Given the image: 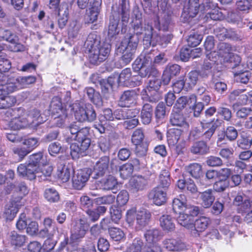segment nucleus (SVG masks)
I'll return each mask as SVG.
<instances>
[{"label":"nucleus","mask_w":252,"mask_h":252,"mask_svg":"<svg viewBox=\"0 0 252 252\" xmlns=\"http://www.w3.org/2000/svg\"><path fill=\"white\" fill-rule=\"evenodd\" d=\"M90 128L82 127L73 139L76 142L70 145V155L73 159H77L89 148L91 144Z\"/></svg>","instance_id":"nucleus-1"},{"label":"nucleus","mask_w":252,"mask_h":252,"mask_svg":"<svg viewBox=\"0 0 252 252\" xmlns=\"http://www.w3.org/2000/svg\"><path fill=\"white\" fill-rule=\"evenodd\" d=\"M138 42V36L130 34L125 38L117 49V54H122L121 61L124 65L129 63L134 58Z\"/></svg>","instance_id":"nucleus-2"},{"label":"nucleus","mask_w":252,"mask_h":252,"mask_svg":"<svg viewBox=\"0 0 252 252\" xmlns=\"http://www.w3.org/2000/svg\"><path fill=\"white\" fill-rule=\"evenodd\" d=\"M145 30L143 42L144 45L146 47H148L151 44L154 46L157 43L162 47H165L173 37L171 34H155L153 32V28L151 25H148Z\"/></svg>","instance_id":"nucleus-3"},{"label":"nucleus","mask_w":252,"mask_h":252,"mask_svg":"<svg viewBox=\"0 0 252 252\" xmlns=\"http://www.w3.org/2000/svg\"><path fill=\"white\" fill-rule=\"evenodd\" d=\"M111 45L107 42H102L91 49L90 53V62L93 64H97L105 60L110 52Z\"/></svg>","instance_id":"nucleus-4"},{"label":"nucleus","mask_w":252,"mask_h":252,"mask_svg":"<svg viewBox=\"0 0 252 252\" xmlns=\"http://www.w3.org/2000/svg\"><path fill=\"white\" fill-rule=\"evenodd\" d=\"M0 38L10 43V48L13 52H23L26 50V47L19 42L18 36L9 30L0 28Z\"/></svg>","instance_id":"nucleus-5"},{"label":"nucleus","mask_w":252,"mask_h":252,"mask_svg":"<svg viewBox=\"0 0 252 252\" xmlns=\"http://www.w3.org/2000/svg\"><path fill=\"white\" fill-rule=\"evenodd\" d=\"M75 119L79 122L94 121L96 118V114L91 104H86L84 106L78 107L74 112Z\"/></svg>","instance_id":"nucleus-6"},{"label":"nucleus","mask_w":252,"mask_h":252,"mask_svg":"<svg viewBox=\"0 0 252 252\" xmlns=\"http://www.w3.org/2000/svg\"><path fill=\"white\" fill-rule=\"evenodd\" d=\"M22 197L17 193L13 194L9 202L5 205L4 214L7 220H12L18 212L19 209L24 205Z\"/></svg>","instance_id":"nucleus-7"},{"label":"nucleus","mask_w":252,"mask_h":252,"mask_svg":"<svg viewBox=\"0 0 252 252\" xmlns=\"http://www.w3.org/2000/svg\"><path fill=\"white\" fill-rule=\"evenodd\" d=\"M91 175V170L84 168L75 173L72 178V186L77 189H81L85 185Z\"/></svg>","instance_id":"nucleus-8"},{"label":"nucleus","mask_w":252,"mask_h":252,"mask_svg":"<svg viewBox=\"0 0 252 252\" xmlns=\"http://www.w3.org/2000/svg\"><path fill=\"white\" fill-rule=\"evenodd\" d=\"M114 12L117 14V16H121L122 32H126L125 27L126 26L129 19L130 6L128 0H121L117 12Z\"/></svg>","instance_id":"nucleus-9"},{"label":"nucleus","mask_w":252,"mask_h":252,"mask_svg":"<svg viewBox=\"0 0 252 252\" xmlns=\"http://www.w3.org/2000/svg\"><path fill=\"white\" fill-rule=\"evenodd\" d=\"M166 189L161 188V186L154 188L148 194L149 198L158 206L164 204L167 200Z\"/></svg>","instance_id":"nucleus-10"},{"label":"nucleus","mask_w":252,"mask_h":252,"mask_svg":"<svg viewBox=\"0 0 252 252\" xmlns=\"http://www.w3.org/2000/svg\"><path fill=\"white\" fill-rule=\"evenodd\" d=\"M88 229L87 224L84 220L80 219L75 223L72 229L70 240L73 242L79 241L85 236Z\"/></svg>","instance_id":"nucleus-11"},{"label":"nucleus","mask_w":252,"mask_h":252,"mask_svg":"<svg viewBox=\"0 0 252 252\" xmlns=\"http://www.w3.org/2000/svg\"><path fill=\"white\" fill-rule=\"evenodd\" d=\"M162 244L166 249L170 251L179 252L186 249L185 244L179 238H167L164 239Z\"/></svg>","instance_id":"nucleus-12"},{"label":"nucleus","mask_w":252,"mask_h":252,"mask_svg":"<svg viewBox=\"0 0 252 252\" xmlns=\"http://www.w3.org/2000/svg\"><path fill=\"white\" fill-rule=\"evenodd\" d=\"M109 164V158L104 156L99 159L94 166L93 174L94 178L102 176L107 171Z\"/></svg>","instance_id":"nucleus-13"},{"label":"nucleus","mask_w":252,"mask_h":252,"mask_svg":"<svg viewBox=\"0 0 252 252\" xmlns=\"http://www.w3.org/2000/svg\"><path fill=\"white\" fill-rule=\"evenodd\" d=\"M170 122L172 126L177 127L188 129L189 127L185 117L180 111L173 110L170 116Z\"/></svg>","instance_id":"nucleus-14"},{"label":"nucleus","mask_w":252,"mask_h":252,"mask_svg":"<svg viewBox=\"0 0 252 252\" xmlns=\"http://www.w3.org/2000/svg\"><path fill=\"white\" fill-rule=\"evenodd\" d=\"M137 94L134 90H127L121 94L119 105L123 107H129L136 102Z\"/></svg>","instance_id":"nucleus-15"},{"label":"nucleus","mask_w":252,"mask_h":252,"mask_svg":"<svg viewBox=\"0 0 252 252\" xmlns=\"http://www.w3.org/2000/svg\"><path fill=\"white\" fill-rule=\"evenodd\" d=\"M200 8L201 5L199 3V0H189L188 4L184 8L182 16L193 18L198 13Z\"/></svg>","instance_id":"nucleus-16"},{"label":"nucleus","mask_w":252,"mask_h":252,"mask_svg":"<svg viewBox=\"0 0 252 252\" xmlns=\"http://www.w3.org/2000/svg\"><path fill=\"white\" fill-rule=\"evenodd\" d=\"M129 188L131 191L135 192L144 190L148 184L142 175L135 176L132 177L129 182Z\"/></svg>","instance_id":"nucleus-17"},{"label":"nucleus","mask_w":252,"mask_h":252,"mask_svg":"<svg viewBox=\"0 0 252 252\" xmlns=\"http://www.w3.org/2000/svg\"><path fill=\"white\" fill-rule=\"evenodd\" d=\"M101 3V0H96V1L93 3L89 9V12L87 15L88 23H93L96 21L100 11Z\"/></svg>","instance_id":"nucleus-18"},{"label":"nucleus","mask_w":252,"mask_h":252,"mask_svg":"<svg viewBox=\"0 0 252 252\" xmlns=\"http://www.w3.org/2000/svg\"><path fill=\"white\" fill-rule=\"evenodd\" d=\"M210 219L205 216H201L196 219L193 222V228L191 232L194 234L204 231L210 223Z\"/></svg>","instance_id":"nucleus-19"},{"label":"nucleus","mask_w":252,"mask_h":252,"mask_svg":"<svg viewBox=\"0 0 252 252\" xmlns=\"http://www.w3.org/2000/svg\"><path fill=\"white\" fill-rule=\"evenodd\" d=\"M233 51V48L229 43L221 42L218 45V55L222 59L224 62H229Z\"/></svg>","instance_id":"nucleus-20"},{"label":"nucleus","mask_w":252,"mask_h":252,"mask_svg":"<svg viewBox=\"0 0 252 252\" xmlns=\"http://www.w3.org/2000/svg\"><path fill=\"white\" fill-rule=\"evenodd\" d=\"M118 184L116 178L112 176L108 175L106 177L101 179L97 181V185L102 190H112L115 188Z\"/></svg>","instance_id":"nucleus-21"},{"label":"nucleus","mask_w":252,"mask_h":252,"mask_svg":"<svg viewBox=\"0 0 252 252\" xmlns=\"http://www.w3.org/2000/svg\"><path fill=\"white\" fill-rule=\"evenodd\" d=\"M215 32L217 33V36L220 40L228 38L237 40L240 38V36L237 32L232 29L228 30L224 28H218L216 29Z\"/></svg>","instance_id":"nucleus-22"},{"label":"nucleus","mask_w":252,"mask_h":252,"mask_svg":"<svg viewBox=\"0 0 252 252\" xmlns=\"http://www.w3.org/2000/svg\"><path fill=\"white\" fill-rule=\"evenodd\" d=\"M119 20L120 18L117 16V14L115 12L113 13L112 15L110 16L108 27V35L110 37H112L119 33L120 32V29L118 28Z\"/></svg>","instance_id":"nucleus-23"},{"label":"nucleus","mask_w":252,"mask_h":252,"mask_svg":"<svg viewBox=\"0 0 252 252\" xmlns=\"http://www.w3.org/2000/svg\"><path fill=\"white\" fill-rule=\"evenodd\" d=\"M151 217V214L146 210L138 211L136 214V222L138 227L141 228L148 224Z\"/></svg>","instance_id":"nucleus-24"},{"label":"nucleus","mask_w":252,"mask_h":252,"mask_svg":"<svg viewBox=\"0 0 252 252\" xmlns=\"http://www.w3.org/2000/svg\"><path fill=\"white\" fill-rule=\"evenodd\" d=\"M209 147L207 143L203 140L195 142L190 147V152L195 155H203L209 153Z\"/></svg>","instance_id":"nucleus-25"},{"label":"nucleus","mask_w":252,"mask_h":252,"mask_svg":"<svg viewBox=\"0 0 252 252\" xmlns=\"http://www.w3.org/2000/svg\"><path fill=\"white\" fill-rule=\"evenodd\" d=\"M160 225L164 231H173L175 228L174 220L169 215H163L159 219Z\"/></svg>","instance_id":"nucleus-26"},{"label":"nucleus","mask_w":252,"mask_h":252,"mask_svg":"<svg viewBox=\"0 0 252 252\" xmlns=\"http://www.w3.org/2000/svg\"><path fill=\"white\" fill-rule=\"evenodd\" d=\"M146 241L149 245L156 244L162 237L161 232L156 228L147 230L144 234Z\"/></svg>","instance_id":"nucleus-27"},{"label":"nucleus","mask_w":252,"mask_h":252,"mask_svg":"<svg viewBox=\"0 0 252 252\" xmlns=\"http://www.w3.org/2000/svg\"><path fill=\"white\" fill-rule=\"evenodd\" d=\"M141 94L143 95L142 99L143 100L152 103L158 102L161 97L158 90L146 89L142 91Z\"/></svg>","instance_id":"nucleus-28"},{"label":"nucleus","mask_w":252,"mask_h":252,"mask_svg":"<svg viewBox=\"0 0 252 252\" xmlns=\"http://www.w3.org/2000/svg\"><path fill=\"white\" fill-rule=\"evenodd\" d=\"M200 198L201 200V205L205 208L211 207L215 199L213 190L211 189L200 192Z\"/></svg>","instance_id":"nucleus-29"},{"label":"nucleus","mask_w":252,"mask_h":252,"mask_svg":"<svg viewBox=\"0 0 252 252\" xmlns=\"http://www.w3.org/2000/svg\"><path fill=\"white\" fill-rule=\"evenodd\" d=\"M179 197L174 198L172 201L173 211L176 214L185 212L187 205L185 195L181 194Z\"/></svg>","instance_id":"nucleus-30"},{"label":"nucleus","mask_w":252,"mask_h":252,"mask_svg":"<svg viewBox=\"0 0 252 252\" xmlns=\"http://www.w3.org/2000/svg\"><path fill=\"white\" fill-rule=\"evenodd\" d=\"M153 116V107L149 103L143 105L141 110L140 117L142 123L144 125L149 124Z\"/></svg>","instance_id":"nucleus-31"},{"label":"nucleus","mask_w":252,"mask_h":252,"mask_svg":"<svg viewBox=\"0 0 252 252\" xmlns=\"http://www.w3.org/2000/svg\"><path fill=\"white\" fill-rule=\"evenodd\" d=\"M155 26L159 30L167 31L171 22V17L166 13H163L161 19L156 16L155 19Z\"/></svg>","instance_id":"nucleus-32"},{"label":"nucleus","mask_w":252,"mask_h":252,"mask_svg":"<svg viewBox=\"0 0 252 252\" xmlns=\"http://www.w3.org/2000/svg\"><path fill=\"white\" fill-rule=\"evenodd\" d=\"M69 7L67 4L63 5L59 9L58 25L63 29L66 25L68 19Z\"/></svg>","instance_id":"nucleus-33"},{"label":"nucleus","mask_w":252,"mask_h":252,"mask_svg":"<svg viewBox=\"0 0 252 252\" xmlns=\"http://www.w3.org/2000/svg\"><path fill=\"white\" fill-rule=\"evenodd\" d=\"M177 218V221L181 225L191 230L193 228V222H194L193 218L189 216V214L184 212L179 214Z\"/></svg>","instance_id":"nucleus-34"},{"label":"nucleus","mask_w":252,"mask_h":252,"mask_svg":"<svg viewBox=\"0 0 252 252\" xmlns=\"http://www.w3.org/2000/svg\"><path fill=\"white\" fill-rule=\"evenodd\" d=\"M50 108L54 116L66 113V110L63 109L61 98L58 96H55L52 98Z\"/></svg>","instance_id":"nucleus-35"},{"label":"nucleus","mask_w":252,"mask_h":252,"mask_svg":"<svg viewBox=\"0 0 252 252\" xmlns=\"http://www.w3.org/2000/svg\"><path fill=\"white\" fill-rule=\"evenodd\" d=\"M71 169L68 165L60 164L58 167L57 175L63 183L67 182L70 178Z\"/></svg>","instance_id":"nucleus-36"},{"label":"nucleus","mask_w":252,"mask_h":252,"mask_svg":"<svg viewBox=\"0 0 252 252\" xmlns=\"http://www.w3.org/2000/svg\"><path fill=\"white\" fill-rule=\"evenodd\" d=\"M196 101L195 95L192 94L188 96H183L179 97L176 103V106L179 109H182L188 104H194Z\"/></svg>","instance_id":"nucleus-37"},{"label":"nucleus","mask_w":252,"mask_h":252,"mask_svg":"<svg viewBox=\"0 0 252 252\" xmlns=\"http://www.w3.org/2000/svg\"><path fill=\"white\" fill-rule=\"evenodd\" d=\"M186 170L192 177L200 179L202 175L201 165L197 163L189 164L186 167Z\"/></svg>","instance_id":"nucleus-38"},{"label":"nucleus","mask_w":252,"mask_h":252,"mask_svg":"<svg viewBox=\"0 0 252 252\" xmlns=\"http://www.w3.org/2000/svg\"><path fill=\"white\" fill-rule=\"evenodd\" d=\"M154 58V54L152 53H148L141 54L139 59L135 61L137 63V65L141 67L143 66H153V59Z\"/></svg>","instance_id":"nucleus-39"},{"label":"nucleus","mask_w":252,"mask_h":252,"mask_svg":"<svg viewBox=\"0 0 252 252\" xmlns=\"http://www.w3.org/2000/svg\"><path fill=\"white\" fill-rule=\"evenodd\" d=\"M15 79L16 84L18 86L17 90L26 88L28 85L34 83L36 81V78L34 76L19 77Z\"/></svg>","instance_id":"nucleus-40"},{"label":"nucleus","mask_w":252,"mask_h":252,"mask_svg":"<svg viewBox=\"0 0 252 252\" xmlns=\"http://www.w3.org/2000/svg\"><path fill=\"white\" fill-rule=\"evenodd\" d=\"M199 76V72L196 70L191 71L188 73L185 80L188 89H191L195 86L198 80Z\"/></svg>","instance_id":"nucleus-41"},{"label":"nucleus","mask_w":252,"mask_h":252,"mask_svg":"<svg viewBox=\"0 0 252 252\" xmlns=\"http://www.w3.org/2000/svg\"><path fill=\"white\" fill-rule=\"evenodd\" d=\"M23 114L13 117L8 122L9 126L14 130H17L25 127V122H24Z\"/></svg>","instance_id":"nucleus-42"},{"label":"nucleus","mask_w":252,"mask_h":252,"mask_svg":"<svg viewBox=\"0 0 252 252\" xmlns=\"http://www.w3.org/2000/svg\"><path fill=\"white\" fill-rule=\"evenodd\" d=\"M40 170L39 167L36 165L29 163L27 165L26 178L30 180L35 179L39 176Z\"/></svg>","instance_id":"nucleus-43"},{"label":"nucleus","mask_w":252,"mask_h":252,"mask_svg":"<svg viewBox=\"0 0 252 252\" xmlns=\"http://www.w3.org/2000/svg\"><path fill=\"white\" fill-rule=\"evenodd\" d=\"M139 69V74L141 77H149L150 76H156L158 74V70L153 66H138Z\"/></svg>","instance_id":"nucleus-44"},{"label":"nucleus","mask_w":252,"mask_h":252,"mask_svg":"<svg viewBox=\"0 0 252 252\" xmlns=\"http://www.w3.org/2000/svg\"><path fill=\"white\" fill-rule=\"evenodd\" d=\"M44 196L50 202H57L60 199L59 193L53 188L46 189L44 191Z\"/></svg>","instance_id":"nucleus-45"},{"label":"nucleus","mask_w":252,"mask_h":252,"mask_svg":"<svg viewBox=\"0 0 252 252\" xmlns=\"http://www.w3.org/2000/svg\"><path fill=\"white\" fill-rule=\"evenodd\" d=\"M16 102L13 96L5 95L0 96V109H6L12 106Z\"/></svg>","instance_id":"nucleus-46"},{"label":"nucleus","mask_w":252,"mask_h":252,"mask_svg":"<svg viewBox=\"0 0 252 252\" xmlns=\"http://www.w3.org/2000/svg\"><path fill=\"white\" fill-rule=\"evenodd\" d=\"M159 184L161 188L166 189L171 183L170 174L168 170H163L161 171L159 176Z\"/></svg>","instance_id":"nucleus-47"},{"label":"nucleus","mask_w":252,"mask_h":252,"mask_svg":"<svg viewBox=\"0 0 252 252\" xmlns=\"http://www.w3.org/2000/svg\"><path fill=\"white\" fill-rule=\"evenodd\" d=\"M10 241L13 245L21 247L26 242V236L19 234L15 231H12L10 235Z\"/></svg>","instance_id":"nucleus-48"},{"label":"nucleus","mask_w":252,"mask_h":252,"mask_svg":"<svg viewBox=\"0 0 252 252\" xmlns=\"http://www.w3.org/2000/svg\"><path fill=\"white\" fill-rule=\"evenodd\" d=\"M221 121L218 119H213L211 121L209 122H206V121L205 119H202V121L201 122V125L202 128L204 129L210 126L209 129L214 132H215L217 128L221 125Z\"/></svg>","instance_id":"nucleus-49"},{"label":"nucleus","mask_w":252,"mask_h":252,"mask_svg":"<svg viewBox=\"0 0 252 252\" xmlns=\"http://www.w3.org/2000/svg\"><path fill=\"white\" fill-rule=\"evenodd\" d=\"M133 169L131 164L126 163L119 168L120 174L122 178L126 179L132 174Z\"/></svg>","instance_id":"nucleus-50"},{"label":"nucleus","mask_w":252,"mask_h":252,"mask_svg":"<svg viewBox=\"0 0 252 252\" xmlns=\"http://www.w3.org/2000/svg\"><path fill=\"white\" fill-rule=\"evenodd\" d=\"M101 42H100L97 35L94 33H91L88 35L85 44L89 48L90 53L91 49L95 48V47L97 46Z\"/></svg>","instance_id":"nucleus-51"},{"label":"nucleus","mask_w":252,"mask_h":252,"mask_svg":"<svg viewBox=\"0 0 252 252\" xmlns=\"http://www.w3.org/2000/svg\"><path fill=\"white\" fill-rule=\"evenodd\" d=\"M218 172L216 171L209 170L206 173L205 177H202V178L200 179L199 183L202 186H208L210 184V181L216 178Z\"/></svg>","instance_id":"nucleus-52"},{"label":"nucleus","mask_w":252,"mask_h":252,"mask_svg":"<svg viewBox=\"0 0 252 252\" xmlns=\"http://www.w3.org/2000/svg\"><path fill=\"white\" fill-rule=\"evenodd\" d=\"M213 63L205 61L201 67V69L198 71L200 76L202 78H207L212 74V68Z\"/></svg>","instance_id":"nucleus-53"},{"label":"nucleus","mask_w":252,"mask_h":252,"mask_svg":"<svg viewBox=\"0 0 252 252\" xmlns=\"http://www.w3.org/2000/svg\"><path fill=\"white\" fill-rule=\"evenodd\" d=\"M111 238L114 241H120L125 238V234L120 228L112 227L109 229Z\"/></svg>","instance_id":"nucleus-54"},{"label":"nucleus","mask_w":252,"mask_h":252,"mask_svg":"<svg viewBox=\"0 0 252 252\" xmlns=\"http://www.w3.org/2000/svg\"><path fill=\"white\" fill-rule=\"evenodd\" d=\"M18 87L17 85L14 84H0V96L7 95L8 94L17 90Z\"/></svg>","instance_id":"nucleus-55"},{"label":"nucleus","mask_w":252,"mask_h":252,"mask_svg":"<svg viewBox=\"0 0 252 252\" xmlns=\"http://www.w3.org/2000/svg\"><path fill=\"white\" fill-rule=\"evenodd\" d=\"M115 196L112 194H108L94 199V202L98 205L102 204L110 205L114 202Z\"/></svg>","instance_id":"nucleus-56"},{"label":"nucleus","mask_w":252,"mask_h":252,"mask_svg":"<svg viewBox=\"0 0 252 252\" xmlns=\"http://www.w3.org/2000/svg\"><path fill=\"white\" fill-rule=\"evenodd\" d=\"M202 38L201 34L193 32L191 33L187 39L188 44L190 47H195L200 43Z\"/></svg>","instance_id":"nucleus-57"},{"label":"nucleus","mask_w":252,"mask_h":252,"mask_svg":"<svg viewBox=\"0 0 252 252\" xmlns=\"http://www.w3.org/2000/svg\"><path fill=\"white\" fill-rule=\"evenodd\" d=\"M234 77L237 82L247 84L250 80L251 75L248 71L239 72V71H235Z\"/></svg>","instance_id":"nucleus-58"},{"label":"nucleus","mask_w":252,"mask_h":252,"mask_svg":"<svg viewBox=\"0 0 252 252\" xmlns=\"http://www.w3.org/2000/svg\"><path fill=\"white\" fill-rule=\"evenodd\" d=\"M24 113V108H18L16 109H8L4 112L5 119L10 121L12 118Z\"/></svg>","instance_id":"nucleus-59"},{"label":"nucleus","mask_w":252,"mask_h":252,"mask_svg":"<svg viewBox=\"0 0 252 252\" xmlns=\"http://www.w3.org/2000/svg\"><path fill=\"white\" fill-rule=\"evenodd\" d=\"M144 137L143 131L141 128L135 129L131 136V141L134 145L141 144Z\"/></svg>","instance_id":"nucleus-60"},{"label":"nucleus","mask_w":252,"mask_h":252,"mask_svg":"<svg viewBox=\"0 0 252 252\" xmlns=\"http://www.w3.org/2000/svg\"><path fill=\"white\" fill-rule=\"evenodd\" d=\"M119 80L120 82L125 83L129 80L131 82H134L135 79L134 77H131V69L127 68L124 69L120 73Z\"/></svg>","instance_id":"nucleus-61"},{"label":"nucleus","mask_w":252,"mask_h":252,"mask_svg":"<svg viewBox=\"0 0 252 252\" xmlns=\"http://www.w3.org/2000/svg\"><path fill=\"white\" fill-rule=\"evenodd\" d=\"M143 244V242L140 239L135 238L127 249L126 252H141Z\"/></svg>","instance_id":"nucleus-62"},{"label":"nucleus","mask_w":252,"mask_h":252,"mask_svg":"<svg viewBox=\"0 0 252 252\" xmlns=\"http://www.w3.org/2000/svg\"><path fill=\"white\" fill-rule=\"evenodd\" d=\"M7 72L0 70V83L1 84H16V79L12 75H8Z\"/></svg>","instance_id":"nucleus-63"},{"label":"nucleus","mask_w":252,"mask_h":252,"mask_svg":"<svg viewBox=\"0 0 252 252\" xmlns=\"http://www.w3.org/2000/svg\"><path fill=\"white\" fill-rule=\"evenodd\" d=\"M53 168L52 165L47 164L43 165L41 168V171L40 174H38L41 180H45L47 179V177H50L53 172Z\"/></svg>","instance_id":"nucleus-64"}]
</instances>
